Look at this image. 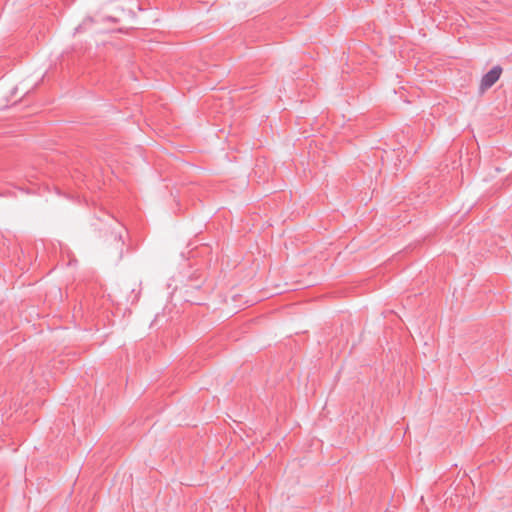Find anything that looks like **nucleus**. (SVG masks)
Masks as SVG:
<instances>
[{"mask_svg":"<svg viewBox=\"0 0 512 512\" xmlns=\"http://www.w3.org/2000/svg\"><path fill=\"white\" fill-rule=\"evenodd\" d=\"M501 74V66H494L491 70H489L486 74L483 75L480 83V90L484 92L491 88L499 80Z\"/></svg>","mask_w":512,"mask_h":512,"instance_id":"obj_1","label":"nucleus"},{"mask_svg":"<svg viewBox=\"0 0 512 512\" xmlns=\"http://www.w3.org/2000/svg\"><path fill=\"white\" fill-rule=\"evenodd\" d=\"M115 241H116L117 247L120 248V250L122 251V247L124 245V241L122 240L121 233H118V234L115 235Z\"/></svg>","mask_w":512,"mask_h":512,"instance_id":"obj_2","label":"nucleus"}]
</instances>
